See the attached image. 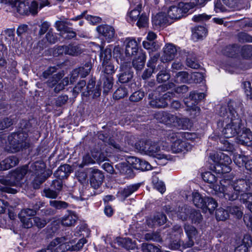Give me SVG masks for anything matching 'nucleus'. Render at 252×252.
<instances>
[{
    "instance_id": "obj_1",
    "label": "nucleus",
    "mask_w": 252,
    "mask_h": 252,
    "mask_svg": "<svg viewBox=\"0 0 252 252\" xmlns=\"http://www.w3.org/2000/svg\"><path fill=\"white\" fill-rule=\"evenodd\" d=\"M235 103L229 101L227 104L228 111L225 106H221L220 110V115L225 117L226 125L223 128L222 134L227 138L232 137L239 134L242 126V121L234 109Z\"/></svg>"
},
{
    "instance_id": "obj_2",
    "label": "nucleus",
    "mask_w": 252,
    "mask_h": 252,
    "mask_svg": "<svg viewBox=\"0 0 252 252\" xmlns=\"http://www.w3.org/2000/svg\"><path fill=\"white\" fill-rule=\"evenodd\" d=\"M250 188L249 180L238 178L230 181L227 186H216L215 189H220L221 193V197L233 201L237 199L245 192L249 191Z\"/></svg>"
},
{
    "instance_id": "obj_3",
    "label": "nucleus",
    "mask_w": 252,
    "mask_h": 252,
    "mask_svg": "<svg viewBox=\"0 0 252 252\" xmlns=\"http://www.w3.org/2000/svg\"><path fill=\"white\" fill-rule=\"evenodd\" d=\"M28 168L27 165H25L21 168H17L11 173L9 179H0V182L7 186L0 188V190L2 191L10 193H15L17 192L15 189L10 188L7 186H17L19 182L27 174Z\"/></svg>"
},
{
    "instance_id": "obj_4",
    "label": "nucleus",
    "mask_w": 252,
    "mask_h": 252,
    "mask_svg": "<svg viewBox=\"0 0 252 252\" xmlns=\"http://www.w3.org/2000/svg\"><path fill=\"white\" fill-rule=\"evenodd\" d=\"M210 157L215 163L214 168L216 173L223 174L231 171L229 164L231 163L232 160L229 156L220 152L211 155Z\"/></svg>"
},
{
    "instance_id": "obj_5",
    "label": "nucleus",
    "mask_w": 252,
    "mask_h": 252,
    "mask_svg": "<svg viewBox=\"0 0 252 252\" xmlns=\"http://www.w3.org/2000/svg\"><path fill=\"white\" fill-rule=\"evenodd\" d=\"M154 117L160 123L180 128L183 127V123L187 121L186 119L181 118L175 115L164 111L157 112Z\"/></svg>"
},
{
    "instance_id": "obj_6",
    "label": "nucleus",
    "mask_w": 252,
    "mask_h": 252,
    "mask_svg": "<svg viewBox=\"0 0 252 252\" xmlns=\"http://www.w3.org/2000/svg\"><path fill=\"white\" fill-rule=\"evenodd\" d=\"M28 134L23 131H19L11 134L8 137L10 148L13 150L12 152L19 151L21 149L26 148L29 143L27 142Z\"/></svg>"
},
{
    "instance_id": "obj_7",
    "label": "nucleus",
    "mask_w": 252,
    "mask_h": 252,
    "mask_svg": "<svg viewBox=\"0 0 252 252\" xmlns=\"http://www.w3.org/2000/svg\"><path fill=\"white\" fill-rule=\"evenodd\" d=\"M181 137H183V134L179 133H172L169 135L168 139L172 143L170 148L173 153H185L191 150V145L186 141L182 140Z\"/></svg>"
},
{
    "instance_id": "obj_8",
    "label": "nucleus",
    "mask_w": 252,
    "mask_h": 252,
    "mask_svg": "<svg viewBox=\"0 0 252 252\" xmlns=\"http://www.w3.org/2000/svg\"><path fill=\"white\" fill-rule=\"evenodd\" d=\"M68 239L64 237H58L53 239L44 249L37 252H65L69 250Z\"/></svg>"
},
{
    "instance_id": "obj_9",
    "label": "nucleus",
    "mask_w": 252,
    "mask_h": 252,
    "mask_svg": "<svg viewBox=\"0 0 252 252\" xmlns=\"http://www.w3.org/2000/svg\"><path fill=\"white\" fill-rule=\"evenodd\" d=\"M192 209L187 205L179 206L177 209L173 210L170 206L164 207V210L169 216L174 217L175 215L182 220H188Z\"/></svg>"
},
{
    "instance_id": "obj_10",
    "label": "nucleus",
    "mask_w": 252,
    "mask_h": 252,
    "mask_svg": "<svg viewBox=\"0 0 252 252\" xmlns=\"http://www.w3.org/2000/svg\"><path fill=\"white\" fill-rule=\"evenodd\" d=\"M189 10L188 4L180 2L177 6H172L167 10L166 15L168 18L177 19L182 17Z\"/></svg>"
},
{
    "instance_id": "obj_11",
    "label": "nucleus",
    "mask_w": 252,
    "mask_h": 252,
    "mask_svg": "<svg viewBox=\"0 0 252 252\" xmlns=\"http://www.w3.org/2000/svg\"><path fill=\"white\" fill-rule=\"evenodd\" d=\"M70 169V167L67 164H64L60 166L57 170L54 173L56 177H58L59 179L54 180L52 181L51 187L52 189L58 191L59 193L63 188V182L61 178L66 177L67 176V171Z\"/></svg>"
},
{
    "instance_id": "obj_12",
    "label": "nucleus",
    "mask_w": 252,
    "mask_h": 252,
    "mask_svg": "<svg viewBox=\"0 0 252 252\" xmlns=\"http://www.w3.org/2000/svg\"><path fill=\"white\" fill-rule=\"evenodd\" d=\"M36 178L34 183L38 186L43 183L52 174V171L47 170L45 171V166L43 163L36 162L34 165Z\"/></svg>"
},
{
    "instance_id": "obj_13",
    "label": "nucleus",
    "mask_w": 252,
    "mask_h": 252,
    "mask_svg": "<svg viewBox=\"0 0 252 252\" xmlns=\"http://www.w3.org/2000/svg\"><path fill=\"white\" fill-rule=\"evenodd\" d=\"M240 200L243 203H247V207L252 213V193L245 192L240 196ZM244 221L247 227L252 231V215L245 214L244 216Z\"/></svg>"
},
{
    "instance_id": "obj_14",
    "label": "nucleus",
    "mask_w": 252,
    "mask_h": 252,
    "mask_svg": "<svg viewBox=\"0 0 252 252\" xmlns=\"http://www.w3.org/2000/svg\"><path fill=\"white\" fill-rule=\"evenodd\" d=\"M31 0H2L1 2L16 7L17 12L20 14H29V3Z\"/></svg>"
},
{
    "instance_id": "obj_15",
    "label": "nucleus",
    "mask_w": 252,
    "mask_h": 252,
    "mask_svg": "<svg viewBox=\"0 0 252 252\" xmlns=\"http://www.w3.org/2000/svg\"><path fill=\"white\" fill-rule=\"evenodd\" d=\"M146 148L145 155L156 158L158 160L167 159V157L166 155L159 153L160 150L159 143L148 140V145Z\"/></svg>"
},
{
    "instance_id": "obj_16",
    "label": "nucleus",
    "mask_w": 252,
    "mask_h": 252,
    "mask_svg": "<svg viewBox=\"0 0 252 252\" xmlns=\"http://www.w3.org/2000/svg\"><path fill=\"white\" fill-rule=\"evenodd\" d=\"M184 230L187 236V240L185 243H183V248H190L194 244L198 235V231L195 227L189 224H185Z\"/></svg>"
},
{
    "instance_id": "obj_17",
    "label": "nucleus",
    "mask_w": 252,
    "mask_h": 252,
    "mask_svg": "<svg viewBox=\"0 0 252 252\" xmlns=\"http://www.w3.org/2000/svg\"><path fill=\"white\" fill-rule=\"evenodd\" d=\"M141 40L138 39L137 41L135 39L127 38L125 40L126 50L125 53L127 56H133L137 55L139 52L138 51V44Z\"/></svg>"
},
{
    "instance_id": "obj_18",
    "label": "nucleus",
    "mask_w": 252,
    "mask_h": 252,
    "mask_svg": "<svg viewBox=\"0 0 252 252\" xmlns=\"http://www.w3.org/2000/svg\"><path fill=\"white\" fill-rule=\"evenodd\" d=\"M242 133L237 137V142L242 145L252 146V132L249 128L242 127Z\"/></svg>"
},
{
    "instance_id": "obj_19",
    "label": "nucleus",
    "mask_w": 252,
    "mask_h": 252,
    "mask_svg": "<svg viewBox=\"0 0 252 252\" xmlns=\"http://www.w3.org/2000/svg\"><path fill=\"white\" fill-rule=\"evenodd\" d=\"M92 175L90 178V184L94 189H97L102 184L104 175L102 172L97 169L91 168Z\"/></svg>"
},
{
    "instance_id": "obj_20",
    "label": "nucleus",
    "mask_w": 252,
    "mask_h": 252,
    "mask_svg": "<svg viewBox=\"0 0 252 252\" xmlns=\"http://www.w3.org/2000/svg\"><path fill=\"white\" fill-rule=\"evenodd\" d=\"M177 52L175 47L171 44H168L163 48V53L161 57V61L163 63L167 62L172 60Z\"/></svg>"
},
{
    "instance_id": "obj_21",
    "label": "nucleus",
    "mask_w": 252,
    "mask_h": 252,
    "mask_svg": "<svg viewBox=\"0 0 252 252\" xmlns=\"http://www.w3.org/2000/svg\"><path fill=\"white\" fill-rule=\"evenodd\" d=\"M203 180L211 185V187L215 191L216 193L220 197L221 193L219 189H215L216 186H220L215 184L217 181V177L211 172H205L202 175Z\"/></svg>"
},
{
    "instance_id": "obj_22",
    "label": "nucleus",
    "mask_w": 252,
    "mask_h": 252,
    "mask_svg": "<svg viewBox=\"0 0 252 252\" xmlns=\"http://www.w3.org/2000/svg\"><path fill=\"white\" fill-rule=\"evenodd\" d=\"M132 61V65L133 67L136 70H141L144 66L146 61V55L142 51H139L137 55H135Z\"/></svg>"
},
{
    "instance_id": "obj_23",
    "label": "nucleus",
    "mask_w": 252,
    "mask_h": 252,
    "mask_svg": "<svg viewBox=\"0 0 252 252\" xmlns=\"http://www.w3.org/2000/svg\"><path fill=\"white\" fill-rule=\"evenodd\" d=\"M234 161L238 166L243 165V163H245L246 169L252 173V158L248 159L245 156L238 155L235 156Z\"/></svg>"
},
{
    "instance_id": "obj_24",
    "label": "nucleus",
    "mask_w": 252,
    "mask_h": 252,
    "mask_svg": "<svg viewBox=\"0 0 252 252\" xmlns=\"http://www.w3.org/2000/svg\"><path fill=\"white\" fill-rule=\"evenodd\" d=\"M97 31L106 39L111 40L114 37L115 31L113 27L108 25H101L96 28Z\"/></svg>"
},
{
    "instance_id": "obj_25",
    "label": "nucleus",
    "mask_w": 252,
    "mask_h": 252,
    "mask_svg": "<svg viewBox=\"0 0 252 252\" xmlns=\"http://www.w3.org/2000/svg\"><path fill=\"white\" fill-rule=\"evenodd\" d=\"M18 159L14 156L9 157L0 162V170H5L16 166Z\"/></svg>"
},
{
    "instance_id": "obj_26",
    "label": "nucleus",
    "mask_w": 252,
    "mask_h": 252,
    "mask_svg": "<svg viewBox=\"0 0 252 252\" xmlns=\"http://www.w3.org/2000/svg\"><path fill=\"white\" fill-rule=\"evenodd\" d=\"M166 217L162 213H157L153 219L147 220V223L151 227L155 225H161L165 223Z\"/></svg>"
},
{
    "instance_id": "obj_27",
    "label": "nucleus",
    "mask_w": 252,
    "mask_h": 252,
    "mask_svg": "<svg viewBox=\"0 0 252 252\" xmlns=\"http://www.w3.org/2000/svg\"><path fill=\"white\" fill-rule=\"evenodd\" d=\"M156 98H154V94L153 93L149 94V98L151 100L149 102L150 105L155 108H161L165 107L168 104V102L164 100L162 97L157 98V96H155Z\"/></svg>"
},
{
    "instance_id": "obj_28",
    "label": "nucleus",
    "mask_w": 252,
    "mask_h": 252,
    "mask_svg": "<svg viewBox=\"0 0 252 252\" xmlns=\"http://www.w3.org/2000/svg\"><path fill=\"white\" fill-rule=\"evenodd\" d=\"M49 2L47 0H42L39 2V6L38 3L35 0L30 1L29 3V14L34 15L38 13V9L42 8L44 6L48 5Z\"/></svg>"
},
{
    "instance_id": "obj_29",
    "label": "nucleus",
    "mask_w": 252,
    "mask_h": 252,
    "mask_svg": "<svg viewBox=\"0 0 252 252\" xmlns=\"http://www.w3.org/2000/svg\"><path fill=\"white\" fill-rule=\"evenodd\" d=\"M153 25L161 26L168 22V18L166 12H161L154 16L152 18Z\"/></svg>"
},
{
    "instance_id": "obj_30",
    "label": "nucleus",
    "mask_w": 252,
    "mask_h": 252,
    "mask_svg": "<svg viewBox=\"0 0 252 252\" xmlns=\"http://www.w3.org/2000/svg\"><path fill=\"white\" fill-rule=\"evenodd\" d=\"M95 85V82L91 80L89 82L88 85L87 86V92H83V94L84 95H90L91 94H93V97H98L100 94V90L99 88L96 87L95 89H94L93 90H92V89L94 88V86Z\"/></svg>"
},
{
    "instance_id": "obj_31",
    "label": "nucleus",
    "mask_w": 252,
    "mask_h": 252,
    "mask_svg": "<svg viewBox=\"0 0 252 252\" xmlns=\"http://www.w3.org/2000/svg\"><path fill=\"white\" fill-rule=\"evenodd\" d=\"M218 206L217 201L212 197H205L204 205L202 207L204 211L208 210L210 213H212Z\"/></svg>"
},
{
    "instance_id": "obj_32",
    "label": "nucleus",
    "mask_w": 252,
    "mask_h": 252,
    "mask_svg": "<svg viewBox=\"0 0 252 252\" xmlns=\"http://www.w3.org/2000/svg\"><path fill=\"white\" fill-rule=\"evenodd\" d=\"M77 218V216L73 212H69L62 218V223L64 226H71L75 223Z\"/></svg>"
},
{
    "instance_id": "obj_33",
    "label": "nucleus",
    "mask_w": 252,
    "mask_h": 252,
    "mask_svg": "<svg viewBox=\"0 0 252 252\" xmlns=\"http://www.w3.org/2000/svg\"><path fill=\"white\" fill-rule=\"evenodd\" d=\"M252 245V238L250 234L244 235L243 239V244L236 248V252H239L238 250L240 248H243L242 252H247Z\"/></svg>"
},
{
    "instance_id": "obj_34",
    "label": "nucleus",
    "mask_w": 252,
    "mask_h": 252,
    "mask_svg": "<svg viewBox=\"0 0 252 252\" xmlns=\"http://www.w3.org/2000/svg\"><path fill=\"white\" fill-rule=\"evenodd\" d=\"M140 187V185H131L125 188L120 192L122 197L124 199L130 196L134 192L136 191Z\"/></svg>"
},
{
    "instance_id": "obj_35",
    "label": "nucleus",
    "mask_w": 252,
    "mask_h": 252,
    "mask_svg": "<svg viewBox=\"0 0 252 252\" xmlns=\"http://www.w3.org/2000/svg\"><path fill=\"white\" fill-rule=\"evenodd\" d=\"M100 59L102 61L103 64L110 61L112 57V48L107 47L105 49L100 47Z\"/></svg>"
},
{
    "instance_id": "obj_36",
    "label": "nucleus",
    "mask_w": 252,
    "mask_h": 252,
    "mask_svg": "<svg viewBox=\"0 0 252 252\" xmlns=\"http://www.w3.org/2000/svg\"><path fill=\"white\" fill-rule=\"evenodd\" d=\"M202 219L200 212L192 209L188 220H190L192 223L198 224L201 222Z\"/></svg>"
},
{
    "instance_id": "obj_37",
    "label": "nucleus",
    "mask_w": 252,
    "mask_h": 252,
    "mask_svg": "<svg viewBox=\"0 0 252 252\" xmlns=\"http://www.w3.org/2000/svg\"><path fill=\"white\" fill-rule=\"evenodd\" d=\"M115 167L119 172L124 175H129L131 172V169L127 162H120L115 165Z\"/></svg>"
},
{
    "instance_id": "obj_38",
    "label": "nucleus",
    "mask_w": 252,
    "mask_h": 252,
    "mask_svg": "<svg viewBox=\"0 0 252 252\" xmlns=\"http://www.w3.org/2000/svg\"><path fill=\"white\" fill-rule=\"evenodd\" d=\"M87 243V240L85 239H81L79 240L76 244H74V242L73 240L71 241H67V244L69 247V250L68 251H77L80 250L84 245Z\"/></svg>"
},
{
    "instance_id": "obj_39",
    "label": "nucleus",
    "mask_w": 252,
    "mask_h": 252,
    "mask_svg": "<svg viewBox=\"0 0 252 252\" xmlns=\"http://www.w3.org/2000/svg\"><path fill=\"white\" fill-rule=\"evenodd\" d=\"M207 30L203 26H197L192 30L193 37L199 39L206 35Z\"/></svg>"
},
{
    "instance_id": "obj_40",
    "label": "nucleus",
    "mask_w": 252,
    "mask_h": 252,
    "mask_svg": "<svg viewBox=\"0 0 252 252\" xmlns=\"http://www.w3.org/2000/svg\"><path fill=\"white\" fill-rule=\"evenodd\" d=\"M192 201L194 204L198 208H202L204 205L205 197L203 198L198 192L192 193Z\"/></svg>"
},
{
    "instance_id": "obj_41",
    "label": "nucleus",
    "mask_w": 252,
    "mask_h": 252,
    "mask_svg": "<svg viewBox=\"0 0 252 252\" xmlns=\"http://www.w3.org/2000/svg\"><path fill=\"white\" fill-rule=\"evenodd\" d=\"M82 50L78 45L69 44L67 46V55L76 56L80 54Z\"/></svg>"
},
{
    "instance_id": "obj_42",
    "label": "nucleus",
    "mask_w": 252,
    "mask_h": 252,
    "mask_svg": "<svg viewBox=\"0 0 252 252\" xmlns=\"http://www.w3.org/2000/svg\"><path fill=\"white\" fill-rule=\"evenodd\" d=\"M76 69L78 70L80 77L81 78H84L89 74L92 69V64L90 62H87L82 66Z\"/></svg>"
},
{
    "instance_id": "obj_43",
    "label": "nucleus",
    "mask_w": 252,
    "mask_h": 252,
    "mask_svg": "<svg viewBox=\"0 0 252 252\" xmlns=\"http://www.w3.org/2000/svg\"><path fill=\"white\" fill-rule=\"evenodd\" d=\"M128 94V91L126 86H121L114 92L113 97L119 99L126 96Z\"/></svg>"
},
{
    "instance_id": "obj_44",
    "label": "nucleus",
    "mask_w": 252,
    "mask_h": 252,
    "mask_svg": "<svg viewBox=\"0 0 252 252\" xmlns=\"http://www.w3.org/2000/svg\"><path fill=\"white\" fill-rule=\"evenodd\" d=\"M138 4L136 7L131 10L128 13L129 18L131 21H136L140 16V13L142 8V4L140 2H137Z\"/></svg>"
},
{
    "instance_id": "obj_45",
    "label": "nucleus",
    "mask_w": 252,
    "mask_h": 252,
    "mask_svg": "<svg viewBox=\"0 0 252 252\" xmlns=\"http://www.w3.org/2000/svg\"><path fill=\"white\" fill-rule=\"evenodd\" d=\"M170 78V75L168 71L165 69L161 70L157 75V81L159 83H162L168 80Z\"/></svg>"
},
{
    "instance_id": "obj_46",
    "label": "nucleus",
    "mask_w": 252,
    "mask_h": 252,
    "mask_svg": "<svg viewBox=\"0 0 252 252\" xmlns=\"http://www.w3.org/2000/svg\"><path fill=\"white\" fill-rule=\"evenodd\" d=\"M152 183L154 188L160 193H163L165 190V187L164 183L159 180L156 177H153Z\"/></svg>"
},
{
    "instance_id": "obj_47",
    "label": "nucleus",
    "mask_w": 252,
    "mask_h": 252,
    "mask_svg": "<svg viewBox=\"0 0 252 252\" xmlns=\"http://www.w3.org/2000/svg\"><path fill=\"white\" fill-rule=\"evenodd\" d=\"M63 74L62 72H59L53 75L51 77H50L48 80L47 83L48 85L50 87H53L55 85L58 81L63 77Z\"/></svg>"
},
{
    "instance_id": "obj_48",
    "label": "nucleus",
    "mask_w": 252,
    "mask_h": 252,
    "mask_svg": "<svg viewBox=\"0 0 252 252\" xmlns=\"http://www.w3.org/2000/svg\"><path fill=\"white\" fill-rule=\"evenodd\" d=\"M14 29H7L1 33V36L4 35L5 40L8 43H10L11 41L14 39Z\"/></svg>"
},
{
    "instance_id": "obj_49",
    "label": "nucleus",
    "mask_w": 252,
    "mask_h": 252,
    "mask_svg": "<svg viewBox=\"0 0 252 252\" xmlns=\"http://www.w3.org/2000/svg\"><path fill=\"white\" fill-rule=\"evenodd\" d=\"M189 74L186 71L179 72L175 77V81L177 83H186L188 81Z\"/></svg>"
},
{
    "instance_id": "obj_50",
    "label": "nucleus",
    "mask_w": 252,
    "mask_h": 252,
    "mask_svg": "<svg viewBox=\"0 0 252 252\" xmlns=\"http://www.w3.org/2000/svg\"><path fill=\"white\" fill-rule=\"evenodd\" d=\"M229 216L228 211L222 208H219L216 212V219L219 220H225Z\"/></svg>"
},
{
    "instance_id": "obj_51",
    "label": "nucleus",
    "mask_w": 252,
    "mask_h": 252,
    "mask_svg": "<svg viewBox=\"0 0 252 252\" xmlns=\"http://www.w3.org/2000/svg\"><path fill=\"white\" fill-rule=\"evenodd\" d=\"M148 145V140H141L136 142L135 144V149L142 154H146L147 146Z\"/></svg>"
},
{
    "instance_id": "obj_52",
    "label": "nucleus",
    "mask_w": 252,
    "mask_h": 252,
    "mask_svg": "<svg viewBox=\"0 0 252 252\" xmlns=\"http://www.w3.org/2000/svg\"><path fill=\"white\" fill-rule=\"evenodd\" d=\"M95 160L94 159V158L92 156V152L91 153H88L84 155V156L83 158L82 162V163L79 165V167H83L85 165L90 164H94V163Z\"/></svg>"
},
{
    "instance_id": "obj_53",
    "label": "nucleus",
    "mask_w": 252,
    "mask_h": 252,
    "mask_svg": "<svg viewBox=\"0 0 252 252\" xmlns=\"http://www.w3.org/2000/svg\"><path fill=\"white\" fill-rule=\"evenodd\" d=\"M142 250L143 252H161L158 248L151 244H143Z\"/></svg>"
},
{
    "instance_id": "obj_54",
    "label": "nucleus",
    "mask_w": 252,
    "mask_h": 252,
    "mask_svg": "<svg viewBox=\"0 0 252 252\" xmlns=\"http://www.w3.org/2000/svg\"><path fill=\"white\" fill-rule=\"evenodd\" d=\"M50 205L57 209H65L68 206L66 202L62 201L53 200L49 202Z\"/></svg>"
},
{
    "instance_id": "obj_55",
    "label": "nucleus",
    "mask_w": 252,
    "mask_h": 252,
    "mask_svg": "<svg viewBox=\"0 0 252 252\" xmlns=\"http://www.w3.org/2000/svg\"><path fill=\"white\" fill-rule=\"evenodd\" d=\"M133 77V74L130 71H126L121 73L119 77V80L122 83L128 82Z\"/></svg>"
},
{
    "instance_id": "obj_56",
    "label": "nucleus",
    "mask_w": 252,
    "mask_h": 252,
    "mask_svg": "<svg viewBox=\"0 0 252 252\" xmlns=\"http://www.w3.org/2000/svg\"><path fill=\"white\" fill-rule=\"evenodd\" d=\"M33 221V225L37 227L38 228L44 227L47 223L46 220L44 218H41L38 217H35L32 218Z\"/></svg>"
},
{
    "instance_id": "obj_57",
    "label": "nucleus",
    "mask_w": 252,
    "mask_h": 252,
    "mask_svg": "<svg viewBox=\"0 0 252 252\" xmlns=\"http://www.w3.org/2000/svg\"><path fill=\"white\" fill-rule=\"evenodd\" d=\"M137 20L136 25L139 28L145 27L148 24V18L145 14L142 13Z\"/></svg>"
},
{
    "instance_id": "obj_58",
    "label": "nucleus",
    "mask_w": 252,
    "mask_h": 252,
    "mask_svg": "<svg viewBox=\"0 0 252 252\" xmlns=\"http://www.w3.org/2000/svg\"><path fill=\"white\" fill-rule=\"evenodd\" d=\"M144 96V93L141 91H136L129 97V100L132 102H137L141 100Z\"/></svg>"
},
{
    "instance_id": "obj_59",
    "label": "nucleus",
    "mask_w": 252,
    "mask_h": 252,
    "mask_svg": "<svg viewBox=\"0 0 252 252\" xmlns=\"http://www.w3.org/2000/svg\"><path fill=\"white\" fill-rule=\"evenodd\" d=\"M43 192L45 197L51 199L56 198L59 194L58 191L54 190L51 189H44Z\"/></svg>"
},
{
    "instance_id": "obj_60",
    "label": "nucleus",
    "mask_w": 252,
    "mask_h": 252,
    "mask_svg": "<svg viewBox=\"0 0 252 252\" xmlns=\"http://www.w3.org/2000/svg\"><path fill=\"white\" fill-rule=\"evenodd\" d=\"M13 122L11 118H4L0 121V130L4 129L12 125Z\"/></svg>"
},
{
    "instance_id": "obj_61",
    "label": "nucleus",
    "mask_w": 252,
    "mask_h": 252,
    "mask_svg": "<svg viewBox=\"0 0 252 252\" xmlns=\"http://www.w3.org/2000/svg\"><path fill=\"white\" fill-rule=\"evenodd\" d=\"M229 213L235 216L236 218L239 219L242 217L243 213L241 208L238 206H232L229 208Z\"/></svg>"
},
{
    "instance_id": "obj_62",
    "label": "nucleus",
    "mask_w": 252,
    "mask_h": 252,
    "mask_svg": "<svg viewBox=\"0 0 252 252\" xmlns=\"http://www.w3.org/2000/svg\"><path fill=\"white\" fill-rule=\"evenodd\" d=\"M19 218L24 227L29 228L33 225V223L32 220V219L28 218L26 217H24V216H19Z\"/></svg>"
},
{
    "instance_id": "obj_63",
    "label": "nucleus",
    "mask_w": 252,
    "mask_h": 252,
    "mask_svg": "<svg viewBox=\"0 0 252 252\" xmlns=\"http://www.w3.org/2000/svg\"><path fill=\"white\" fill-rule=\"evenodd\" d=\"M243 87L245 93L249 99H252V88L250 82L243 83Z\"/></svg>"
},
{
    "instance_id": "obj_64",
    "label": "nucleus",
    "mask_w": 252,
    "mask_h": 252,
    "mask_svg": "<svg viewBox=\"0 0 252 252\" xmlns=\"http://www.w3.org/2000/svg\"><path fill=\"white\" fill-rule=\"evenodd\" d=\"M242 53L244 57L246 58H250L252 56V45L244 46L242 48Z\"/></svg>"
}]
</instances>
